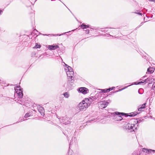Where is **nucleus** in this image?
I'll return each instance as SVG.
<instances>
[{
    "label": "nucleus",
    "mask_w": 155,
    "mask_h": 155,
    "mask_svg": "<svg viewBox=\"0 0 155 155\" xmlns=\"http://www.w3.org/2000/svg\"><path fill=\"white\" fill-rule=\"evenodd\" d=\"M145 81L147 83L149 84H151L154 81V79L152 78L151 77H149L145 79Z\"/></svg>",
    "instance_id": "obj_17"
},
{
    "label": "nucleus",
    "mask_w": 155,
    "mask_h": 155,
    "mask_svg": "<svg viewBox=\"0 0 155 155\" xmlns=\"http://www.w3.org/2000/svg\"><path fill=\"white\" fill-rule=\"evenodd\" d=\"M155 151V150L151 149H148L145 148H143L142 149V152H143V154L146 153H154Z\"/></svg>",
    "instance_id": "obj_10"
},
{
    "label": "nucleus",
    "mask_w": 155,
    "mask_h": 155,
    "mask_svg": "<svg viewBox=\"0 0 155 155\" xmlns=\"http://www.w3.org/2000/svg\"><path fill=\"white\" fill-rule=\"evenodd\" d=\"M107 89H108V90L107 91H108V92H109L110 91L112 90V88L111 87L110 88H108Z\"/></svg>",
    "instance_id": "obj_36"
},
{
    "label": "nucleus",
    "mask_w": 155,
    "mask_h": 155,
    "mask_svg": "<svg viewBox=\"0 0 155 155\" xmlns=\"http://www.w3.org/2000/svg\"><path fill=\"white\" fill-rule=\"evenodd\" d=\"M14 89L15 91V95L17 96L19 98V99L17 100V101H16L17 100H15L17 102L28 108H30L32 107L33 108H34L36 107L37 109L41 116H43L45 115V110L43 107L39 105H36V104L32 105L30 99L28 97H24L23 98H22L23 95V90L20 86L15 87Z\"/></svg>",
    "instance_id": "obj_1"
},
{
    "label": "nucleus",
    "mask_w": 155,
    "mask_h": 155,
    "mask_svg": "<svg viewBox=\"0 0 155 155\" xmlns=\"http://www.w3.org/2000/svg\"><path fill=\"white\" fill-rule=\"evenodd\" d=\"M31 114H32L30 112L27 113L25 115L24 117L23 118V119H21L20 118H19V121L15 123H17L19 122H22L23 121L25 120H26L24 119L25 118H27L30 116H32Z\"/></svg>",
    "instance_id": "obj_11"
},
{
    "label": "nucleus",
    "mask_w": 155,
    "mask_h": 155,
    "mask_svg": "<svg viewBox=\"0 0 155 155\" xmlns=\"http://www.w3.org/2000/svg\"><path fill=\"white\" fill-rule=\"evenodd\" d=\"M145 77H146V76H144L143 77H142V78H144Z\"/></svg>",
    "instance_id": "obj_49"
},
{
    "label": "nucleus",
    "mask_w": 155,
    "mask_h": 155,
    "mask_svg": "<svg viewBox=\"0 0 155 155\" xmlns=\"http://www.w3.org/2000/svg\"><path fill=\"white\" fill-rule=\"evenodd\" d=\"M111 88H112V90H113L115 88V87H111Z\"/></svg>",
    "instance_id": "obj_44"
},
{
    "label": "nucleus",
    "mask_w": 155,
    "mask_h": 155,
    "mask_svg": "<svg viewBox=\"0 0 155 155\" xmlns=\"http://www.w3.org/2000/svg\"><path fill=\"white\" fill-rule=\"evenodd\" d=\"M107 28V27H106V28H100V31H101L102 32H107V31H106L104 29H106V28Z\"/></svg>",
    "instance_id": "obj_30"
},
{
    "label": "nucleus",
    "mask_w": 155,
    "mask_h": 155,
    "mask_svg": "<svg viewBox=\"0 0 155 155\" xmlns=\"http://www.w3.org/2000/svg\"><path fill=\"white\" fill-rule=\"evenodd\" d=\"M99 90H101V91L97 92V93L100 96H101L102 95V94L103 93H105L108 92V91H107L108 90L107 89H99Z\"/></svg>",
    "instance_id": "obj_15"
},
{
    "label": "nucleus",
    "mask_w": 155,
    "mask_h": 155,
    "mask_svg": "<svg viewBox=\"0 0 155 155\" xmlns=\"http://www.w3.org/2000/svg\"><path fill=\"white\" fill-rule=\"evenodd\" d=\"M75 30V29H74V30H72L71 31H74Z\"/></svg>",
    "instance_id": "obj_50"
},
{
    "label": "nucleus",
    "mask_w": 155,
    "mask_h": 155,
    "mask_svg": "<svg viewBox=\"0 0 155 155\" xmlns=\"http://www.w3.org/2000/svg\"><path fill=\"white\" fill-rule=\"evenodd\" d=\"M38 32V31L36 30V29H35L34 30L33 32H34V33H35V32Z\"/></svg>",
    "instance_id": "obj_38"
},
{
    "label": "nucleus",
    "mask_w": 155,
    "mask_h": 155,
    "mask_svg": "<svg viewBox=\"0 0 155 155\" xmlns=\"http://www.w3.org/2000/svg\"><path fill=\"white\" fill-rule=\"evenodd\" d=\"M153 2L155 3V0H153Z\"/></svg>",
    "instance_id": "obj_51"
},
{
    "label": "nucleus",
    "mask_w": 155,
    "mask_h": 155,
    "mask_svg": "<svg viewBox=\"0 0 155 155\" xmlns=\"http://www.w3.org/2000/svg\"><path fill=\"white\" fill-rule=\"evenodd\" d=\"M93 101H94L91 97L88 98H85L84 100H83V102H85L88 104H89V106L91 104Z\"/></svg>",
    "instance_id": "obj_13"
},
{
    "label": "nucleus",
    "mask_w": 155,
    "mask_h": 155,
    "mask_svg": "<svg viewBox=\"0 0 155 155\" xmlns=\"http://www.w3.org/2000/svg\"><path fill=\"white\" fill-rule=\"evenodd\" d=\"M71 31H69L68 32H64V33L61 34H57L56 35H54L53 34H50L47 35V34H41V35H42L43 36H60L62 35H65V34H66L67 33L70 32ZM40 34H41V33Z\"/></svg>",
    "instance_id": "obj_14"
},
{
    "label": "nucleus",
    "mask_w": 155,
    "mask_h": 155,
    "mask_svg": "<svg viewBox=\"0 0 155 155\" xmlns=\"http://www.w3.org/2000/svg\"><path fill=\"white\" fill-rule=\"evenodd\" d=\"M144 54H143L142 57L144 58L145 59H146L147 61H150V59L149 58V56L145 53H144Z\"/></svg>",
    "instance_id": "obj_22"
},
{
    "label": "nucleus",
    "mask_w": 155,
    "mask_h": 155,
    "mask_svg": "<svg viewBox=\"0 0 155 155\" xmlns=\"http://www.w3.org/2000/svg\"><path fill=\"white\" fill-rule=\"evenodd\" d=\"M108 36H107L108 37L109 36H112V37H114V36H112V35H110L109 34H108Z\"/></svg>",
    "instance_id": "obj_40"
},
{
    "label": "nucleus",
    "mask_w": 155,
    "mask_h": 155,
    "mask_svg": "<svg viewBox=\"0 0 155 155\" xmlns=\"http://www.w3.org/2000/svg\"><path fill=\"white\" fill-rule=\"evenodd\" d=\"M81 28L82 29H85L88 28H90V25H86L84 23H83L81 25Z\"/></svg>",
    "instance_id": "obj_23"
},
{
    "label": "nucleus",
    "mask_w": 155,
    "mask_h": 155,
    "mask_svg": "<svg viewBox=\"0 0 155 155\" xmlns=\"http://www.w3.org/2000/svg\"><path fill=\"white\" fill-rule=\"evenodd\" d=\"M60 120L61 123L65 125L69 124L70 123V118L67 116L62 117L60 119Z\"/></svg>",
    "instance_id": "obj_4"
},
{
    "label": "nucleus",
    "mask_w": 155,
    "mask_h": 155,
    "mask_svg": "<svg viewBox=\"0 0 155 155\" xmlns=\"http://www.w3.org/2000/svg\"><path fill=\"white\" fill-rule=\"evenodd\" d=\"M150 1L153 2V0H149Z\"/></svg>",
    "instance_id": "obj_45"
},
{
    "label": "nucleus",
    "mask_w": 155,
    "mask_h": 155,
    "mask_svg": "<svg viewBox=\"0 0 155 155\" xmlns=\"http://www.w3.org/2000/svg\"><path fill=\"white\" fill-rule=\"evenodd\" d=\"M85 33L86 34H88L89 33V29H87L86 30Z\"/></svg>",
    "instance_id": "obj_34"
},
{
    "label": "nucleus",
    "mask_w": 155,
    "mask_h": 155,
    "mask_svg": "<svg viewBox=\"0 0 155 155\" xmlns=\"http://www.w3.org/2000/svg\"><path fill=\"white\" fill-rule=\"evenodd\" d=\"M75 137H74V138H72V139L71 140L70 143L69 144V148L73 144H76L77 143V141L76 140H75Z\"/></svg>",
    "instance_id": "obj_20"
},
{
    "label": "nucleus",
    "mask_w": 155,
    "mask_h": 155,
    "mask_svg": "<svg viewBox=\"0 0 155 155\" xmlns=\"http://www.w3.org/2000/svg\"><path fill=\"white\" fill-rule=\"evenodd\" d=\"M99 97H100V96L98 94L97 92V93L94 96H91V97L93 101H95L96 100H97V98H99Z\"/></svg>",
    "instance_id": "obj_21"
},
{
    "label": "nucleus",
    "mask_w": 155,
    "mask_h": 155,
    "mask_svg": "<svg viewBox=\"0 0 155 155\" xmlns=\"http://www.w3.org/2000/svg\"><path fill=\"white\" fill-rule=\"evenodd\" d=\"M90 28H91V31H93V30H92V29H91V28H91V27H90Z\"/></svg>",
    "instance_id": "obj_42"
},
{
    "label": "nucleus",
    "mask_w": 155,
    "mask_h": 155,
    "mask_svg": "<svg viewBox=\"0 0 155 155\" xmlns=\"http://www.w3.org/2000/svg\"><path fill=\"white\" fill-rule=\"evenodd\" d=\"M147 83L146 81L145 80L143 81H140L138 82L137 84L136 83V82H135V84H145Z\"/></svg>",
    "instance_id": "obj_26"
},
{
    "label": "nucleus",
    "mask_w": 155,
    "mask_h": 155,
    "mask_svg": "<svg viewBox=\"0 0 155 155\" xmlns=\"http://www.w3.org/2000/svg\"><path fill=\"white\" fill-rule=\"evenodd\" d=\"M67 139L68 140L69 137H68V136H67Z\"/></svg>",
    "instance_id": "obj_48"
},
{
    "label": "nucleus",
    "mask_w": 155,
    "mask_h": 155,
    "mask_svg": "<svg viewBox=\"0 0 155 155\" xmlns=\"http://www.w3.org/2000/svg\"><path fill=\"white\" fill-rule=\"evenodd\" d=\"M78 91L79 93L84 94H87L89 92V90L87 88L84 87L79 88Z\"/></svg>",
    "instance_id": "obj_6"
},
{
    "label": "nucleus",
    "mask_w": 155,
    "mask_h": 155,
    "mask_svg": "<svg viewBox=\"0 0 155 155\" xmlns=\"http://www.w3.org/2000/svg\"><path fill=\"white\" fill-rule=\"evenodd\" d=\"M74 81L73 80H68L67 82L64 84V87L66 90H70L72 89Z\"/></svg>",
    "instance_id": "obj_3"
},
{
    "label": "nucleus",
    "mask_w": 155,
    "mask_h": 155,
    "mask_svg": "<svg viewBox=\"0 0 155 155\" xmlns=\"http://www.w3.org/2000/svg\"><path fill=\"white\" fill-rule=\"evenodd\" d=\"M152 89L155 91V82H154L152 86Z\"/></svg>",
    "instance_id": "obj_33"
},
{
    "label": "nucleus",
    "mask_w": 155,
    "mask_h": 155,
    "mask_svg": "<svg viewBox=\"0 0 155 155\" xmlns=\"http://www.w3.org/2000/svg\"><path fill=\"white\" fill-rule=\"evenodd\" d=\"M139 12L140 11L139 10H137L135 13L136 14H138Z\"/></svg>",
    "instance_id": "obj_37"
},
{
    "label": "nucleus",
    "mask_w": 155,
    "mask_h": 155,
    "mask_svg": "<svg viewBox=\"0 0 155 155\" xmlns=\"http://www.w3.org/2000/svg\"><path fill=\"white\" fill-rule=\"evenodd\" d=\"M143 89L142 88L140 89L138 91L139 94H142L143 93Z\"/></svg>",
    "instance_id": "obj_28"
},
{
    "label": "nucleus",
    "mask_w": 155,
    "mask_h": 155,
    "mask_svg": "<svg viewBox=\"0 0 155 155\" xmlns=\"http://www.w3.org/2000/svg\"><path fill=\"white\" fill-rule=\"evenodd\" d=\"M138 14L140 15H142V14L141 13H140V12L138 13Z\"/></svg>",
    "instance_id": "obj_39"
},
{
    "label": "nucleus",
    "mask_w": 155,
    "mask_h": 155,
    "mask_svg": "<svg viewBox=\"0 0 155 155\" xmlns=\"http://www.w3.org/2000/svg\"><path fill=\"white\" fill-rule=\"evenodd\" d=\"M111 114L113 115H122L124 116L125 115V117H127L128 116H129L130 117H133V115H132L131 113L130 114L128 115L127 114H126L124 113H120L118 112H116L113 113H111Z\"/></svg>",
    "instance_id": "obj_7"
},
{
    "label": "nucleus",
    "mask_w": 155,
    "mask_h": 155,
    "mask_svg": "<svg viewBox=\"0 0 155 155\" xmlns=\"http://www.w3.org/2000/svg\"><path fill=\"white\" fill-rule=\"evenodd\" d=\"M64 64H65V65L64 66V68L66 71H70L71 70H73L72 68L70 66L64 63Z\"/></svg>",
    "instance_id": "obj_19"
},
{
    "label": "nucleus",
    "mask_w": 155,
    "mask_h": 155,
    "mask_svg": "<svg viewBox=\"0 0 155 155\" xmlns=\"http://www.w3.org/2000/svg\"><path fill=\"white\" fill-rule=\"evenodd\" d=\"M100 103V105L99 107L101 108H103L106 107L108 105V104H109V102H108L105 101H101Z\"/></svg>",
    "instance_id": "obj_9"
},
{
    "label": "nucleus",
    "mask_w": 155,
    "mask_h": 155,
    "mask_svg": "<svg viewBox=\"0 0 155 155\" xmlns=\"http://www.w3.org/2000/svg\"><path fill=\"white\" fill-rule=\"evenodd\" d=\"M89 106V104H88L85 102H83L80 103L78 107L80 110L85 109Z\"/></svg>",
    "instance_id": "obj_5"
},
{
    "label": "nucleus",
    "mask_w": 155,
    "mask_h": 155,
    "mask_svg": "<svg viewBox=\"0 0 155 155\" xmlns=\"http://www.w3.org/2000/svg\"><path fill=\"white\" fill-rule=\"evenodd\" d=\"M93 120H92H92H89V122H91V121H93Z\"/></svg>",
    "instance_id": "obj_43"
},
{
    "label": "nucleus",
    "mask_w": 155,
    "mask_h": 155,
    "mask_svg": "<svg viewBox=\"0 0 155 155\" xmlns=\"http://www.w3.org/2000/svg\"><path fill=\"white\" fill-rule=\"evenodd\" d=\"M154 70V69L152 67H150L148 68L147 71L146 72L147 74H151L153 73Z\"/></svg>",
    "instance_id": "obj_16"
},
{
    "label": "nucleus",
    "mask_w": 155,
    "mask_h": 155,
    "mask_svg": "<svg viewBox=\"0 0 155 155\" xmlns=\"http://www.w3.org/2000/svg\"><path fill=\"white\" fill-rule=\"evenodd\" d=\"M117 31V30H116L115 31Z\"/></svg>",
    "instance_id": "obj_52"
},
{
    "label": "nucleus",
    "mask_w": 155,
    "mask_h": 155,
    "mask_svg": "<svg viewBox=\"0 0 155 155\" xmlns=\"http://www.w3.org/2000/svg\"><path fill=\"white\" fill-rule=\"evenodd\" d=\"M68 155H72L71 154H70L69 153H68Z\"/></svg>",
    "instance_id": "obj_46"
},
{
    "label": "nucleus",
    "mask_w": 155,
    "mask_h": 155,
    "mask_svg": "<svg viewBox=\"0 0 155 155\" xmlns=\"http://www.w3.org/2000/svg\"><path fill=\"white\" fill-rule=\"evenodd\" d=\"M131 113L132 114L133 117L135 116L138 114L137 112L136 111Z\"/></svg>",
    "instance_id": "obj_31"
},
{
    "label": "nucleus",
    "mask_w": 155,
    "mask_h": 155,
    "mask_svg": "<svg viewBox=\"0 0 155 155\" xmlns=\"http://www.w3.org/2000/svg\"><path fill=\"white\" fill-rule=\"evenodd\" d=\"M37 0H35V2H36V1Z\"/></svg>",
    "instance_id": "obj_53"
},
{
    "label": "nucleus",
    "mask_w": 155,
    "mask_h": 155,
    "mask_svg": "<svg viewBox=\"0 0 155 155\" xmlns=\"http://www.w3.org/2000/svg\"><path fill=\"white\" fill-rule=\"evenodd\" d=\"M64 97L66 98H68L69 97V94L68 92H66L64 93L63 94Z\"/></svg>",
    "instance_id": "obj_25"
},
{
    "label": "nucleus",
    "mask_w": 155,
    "mask_h": 155,
    "mask_svg": "<svg viewBox=\"0 0 155 155\" xmlns=\"http://www.w3.org/2000/svg\"><path fill=\"white\" fill-rule=\"evenodd\" d=\"M66 73L68 77V80H73V76L74 75V72L73 70L70 71H66Z\"/></svg>",
    "instance_id": "obj_8"
},
{
    "label": "nucleus",
    "mask_w": 155,
    "mask_h": 155,
    "mask_svg": "<svg viewBox=\"0 0 155 155\" xmlns=\"http://www.w3.org/2000/svg\"><path fill=\"white\" fill-rule=\"evenodd\" d=\"M143 24V22H141V24L140 25H139L138 27H137L136 28H139L140 27L141 25H142Z\"/></svg>",
    "instance_id": "obj_35"
},
{
    "label": "nucleus",
    "mask_w": 155,
    "mask_h": 155,
    "mask_svg": "<svg viewBox=\"0 0 155 155\" xmlns=\"http://www.w3.org/2000/svg\"><path fill=\"white\" fill-rule=\"evenodd\" d=\"M92 28H91V29H92V30H95L96 31H100V28H99V27H93Z\"/></svg>",
    "instance_id": "obj_29"
},
{
    "label": "nucleus",
    "mask_w": 155,
    "mask_h": 155,
    "mask_svg": "<svg viewBox=\"0 0 155 155\" xmlns=\"http://www.w3.org/2000/svg\"><path fill=\"white\" fill-rule=\"evenodd\" d=\"M2 12V10H0V15Z\"/></svg>",
    "instance_id": "obj_41"
},
{
    "label": "nucleus",
    "mask_w": 155,
    "mask_h": 155,
    "mask_svg": "<svg viewBox=\"0 0 155 155\" xmlns=\"http://www.w3.org/2000/svg\"><path fill=\"white\" fill-rule=\"evenodd\" d=\"M131 85H130L129 86H126V87H124V88H123L121 89H118L117 91H112L111 93H116V92H119V91H122L123 90L127 88L128 87L130 86Z\"/></svg>",
    "instance_id": "obj_24"
},
{
    "label": "nucleus",
    "mask_w": 155,
    "mask_h": 155,
    "mask_svg": "<svg viewBox=\"0 0 155 155\" xmlns=\"http://www.w3.org/2000/svg\"><path fill=\"white\" fill-rule=\"evenodd\" d=\"M142 121L140 119H138V120L132 119L130 120V123H133L127 124L125 127L126 129L128 132H131L133 131L135 132L137 130V127L138 126V123Z\"/></svg>",
    "instance_id": "obj_2"
},
{
    "label": "nucleus",
    "mask_w": 155,
    "mask_h": 155,
    "mask_svg": "<svg viewBox=\"0 0 155 155\" xmlns=\"http://www.w3.org/2000/svg\"><path fill=\"white\" fill-rule=\"evenodd\" d=\"M41 47L40 45H38V44L36 43L35 48H40Z\"/></svg>",
    "instance_id": "obj_32"
},
{
    "label": "nucleus",
    "mask_w": 155,
    "mask_h": 155,
    "mask_svg": "<svg viewBox=\"0 0 155 155\" xmlns=\"http://www.w3.org/2000/svg\"><path fill=\"white\" fill-rule=\"evenodd\" d=\"M32 110H33V109H32ZM33 110H34V111H36V110H35V108H34V109H33Z\"/></svg>",
    "instance_id": "obj_47"
},
{
    "label": "nucleus",
    "mask_w": 155,
    "mask_h": 155,
    "mask_svg": "<svg viewBox=\"0 0 155 155\" xmlns=\"http://www.w3.org/2000/svg\"><path fill=\"white\" fill-rule=\"evenodd\" d=\"M146 103H144L140 106H139L138 108V110L139 111H143V110L145 108V106Z\"/></svg>",
    "instance_id": "obj_18"
},
{
    "label": "nucleus",
    "mask_w": 155,
    "mask_h": 155,
    "mask_svg": "<svg viewBox=\"0 0 155 155\" xmlns=\"http://www.w3.org/2000/svg\"><path fill=\"white\" fill-rule=\"evenodd\" d=\"M48 48L49 50H54L56 49L59 48V46L58 45H48L47 47Z\"/></svg>",
    "instance_id": "obj_12"
},
{
    "label": "nucleus",
    "mask_w": 155,
    "mask_h": 155,
    "mask_svg": "<svg viewBox=\"0 0 155 155\" xmlns=\"http://www.w3.org/2000/svg\"><path fill=\"white\" fill-rule=\"evenodd\" d=\"M116 117V118H117L116 120L117 121H121L123 119L122 117L121 116H118Z\"/></svg>",
    "instance_id": "obj_27"
}]
</instances>
